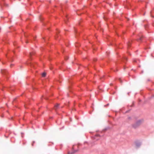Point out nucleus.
Wrapping results in <instances>:
<instances>
[{
  "label": "nucleus",
  "mask_w": 154,
  "mask_h": 154,
  "mask_svg": "<svg viewBox=\"0 0 154 154\" xmlns=\"http://www.w3.org/2000/svg\"><path fill=\"white\" fill-rule=\"evenodd\" d=\"M1 71H2V73H4V72H6V70H1Z\"/></svg>",
  "instance_id": "4"
},
{
  "label": "nucleus",
  "mask_w": 154,
  "mask_h": 154,
  "mask_svg": "<svg viewBox=\"0 0 154 154\" xmlns=\"http://www.w3.org/2000/svg\"><path fill=\"white\" fill-rule=\"evenodd\" d=\"M59 104H57L55 106V107H54V108H55V109H57L58 108V107L59 106Z\"/></svg>",
  "instance_id": "2"
},
{
  "label": "nucleus",
  "mask_w": 154,
  "mask_h": 154,
  "mask_svg": "<svg viewBox=\"0 0 154 154\" xmlns=\"http://www.w3.org/2000/svg\"><path fill=\"white\" fill-rule=\"evenodd\" d=\"M119 80H120V81H121V79H119Z\"/></svg>",
  "instance_id": "8"
},
{
  "label": "nucleus",
  "mask_w": 154,
  "mask_h": 154,
  "mask_svg": "<svg viewBox=\"0 0 154 154\" xmlns=\"http://www.w3.org/2000/svg\"><path fill=\"white\" fill-rule=\"evenodd\" d=\"M74 153V152H71V153H70V154H73Z\"/></svg>",
  "instance_id": "7"
},
{
  "label": "nucleus",
  "mask_w": 154,
  "mask_h": 154,
  "mask_svg": "<svg viewBox=\"0 0 154 154\" xmlns=\"http://www.w3.org/2000/svg\"><path fill=\"white\" fill-rule=\"evenodd\" d=\"M143 122V119L139 120L137 122V124H142V123Z\"/></svg>",
  "instance_id": "1"
},
{
  "label": "nucleus",
  "mask_w": 154,
  "mask_h": 154,
  "mask_svg": "<svg viewBox=\"0 0 154 154\" xmlns=\"http://www.w3.org/2000/svg\"><path fill=\"white\" fill-rule=\"evenodd\" d=\"M133 126V128H137L136 126Z\"/></svg>",
  "instance_id": "6"
},
{
  "label": "nucleus",
  "mask_w": 154,
  "mask_h": 154,
  "mask_svg": "<svg viewBox=\"0 0 154 154\" xmlns=\"http://www.w3.org/2000/svg\"><path fill=\"white\" fill-rule=\"evenodd\" d=\"M140 146V145L139 144H137L136 145V147L137 148H138Z\"/></svg>",
  "instance_id": "5"
},
{
  "label": "nucleus",
  "mask_w": 154,
  "mask_h": 154,
  "mask_svg": "<svg viewBox=\"0 0 154 154\" xmlns=\"http://www.w3.org/2000/svg\"><path fill=\"white\" fill-rule=\"evenodd\" d=\"M46 73L45 72H43L42 74V76L43 77H45L46 76Z\"/></svg>",
  "instance_id": "3"
},
{
  "label": "nucleus",
  "mask_w": 154,
  "mask_h": 154,
  "mask_svg": "<svg viewBox=\"0 0 154 154\" xmlns=\"http://www.w3.org/2000/svg\"><path fill=\"white\" fill-rule=\"evenodd\" d=\"M141 38H140V40H141Z\"/></svg>",
  "instance_id": "9"
}]
</instances>
